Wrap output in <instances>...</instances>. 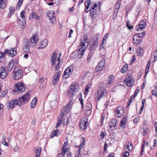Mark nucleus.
<instances>
[{
    "label": "nucleus",
    "mask_w": 157,
    "mask_h": 157,
    "mask_svg": "<svg viewBox=\"0 0 157 157\" xmlns=\"http://www.w3.org/2000/svg\"><path fill=\"white\" fill-rule=\"evenodd\" d=\"M106 135V133L105 132H102L101 133L100 136L101 137L102 139L104 138Z\"/></svg>",
    "instance_id": "59"
},
{
    "label": "nucleus",
    "mask_w": 157,
    "mask_h": 157,
    "mask_svg": "<svg viewBox=\"0 0 157 157\" xmlns=\"http://www.w3.org/2000/svg\"><path fill=\"white\" fill-rule=\"evenodd\" d=\"M57 54L56 52H53L52 54V57L50 60L52 66H54L56 63V61L57 58Z\"/></svg>",
    "instance_id": "20"
},
{
    "label": "nucleus",
    "mask_w": 157,
    "mask_h": 157,
    "mask_svg": "<svg viewBox=\"0 0 157 157\" xmlns=\"http://www.w3.org/2000/svg\"><path fill=\"white\" fill-rule=\"evenodd\" d=\"M154 61H155L157 60V50H155L154 53Z\"/></svg>",
    "instance_id": "53"
},
{
    "label": "nucleus",
    "mask_w": 157,
    "mask_h": 157,
    "mask_svg": "<svg viewBox=\"0 0 157 157\" xmlns=\"http://www.w3.org/2000/svg\"><path fill=\"white\" fill-rule=\"evenodd\" d=\"M82 39L83 40H82L81 42H80V45L81 47H86H86L89 44L88 38L86 35H84Z\"/></svg>",
    "instance_id": "13"
},
{
    "label": "nucleus",
    "mask_w": 157,
    "mask_h": 157,
    "mask_svg": "<svg viewBox=\"0 0 157 157\" xmlns=\"http://www.w3.org/2000/svg\"><path fill=\"white\" fill-rule=\"evenodd\" d=\"M108 34L106 33L105 34L104 36L103 40L102 41L103 42V43H104V42H105V40H106L108 37Z\"/></svg>",
    "instance_id": "55"
},
{
    "label": "nucleus",
    "mask_w": 157,
    "mask_h": 157,
    "mask_svg": "<svg viewBox=\"0 0 157 157\" xmlns=\"http://www.w3.org/2000/svg\"><path fill=\"white\" fill-rule=\"evenodd\" d=\"M25 13V12L24 11H22L20 14V16L21 18H23L22 21L21 20L19 19L18 21L20 25H21L20 27L21 28L24 29L26 26V22L25 19V17L24 16V14Z\"/></svg>",
    "instance_id": "10"
},
{
    "label": "nucleus",
    "mask_w": 157,
    "mask_h": 157,
    "mask_svg": "<svg viewBox=\"0 0 157 157\" xmlns=\"http://www.w3.org/2000/svg\"><path fill=\"white\" fill-rule=\"evenodd\" d=\"M6 0H0V7L3 9L6 7Z\"/></svg>",
    "instance_id": "32"
},
{
    "label": "nucleus",
    "mask_w": 157,
    "mask_h": 157,
    "mask_svg": "<svg viewBox=\"0 0 157 157\" xmlns=\"http://www.w3.org/2000/svg\"><path fill=\"white\" fill-rule=\"evenodd\" d=\"M146 22L144 21H141L139 24L137 25L136 28L137 31H139L144 29L146 26Z\"/></svg>",
    "instance_id": "18"
},
{
    "label": "nucleus",
    "mask_w": 157,
    "mask_h": 157,
    "mask_svg": "<svg viewBox=\"0 0 157 157\" xmlns=\"http://www.w3.org/2000/svg\"><path fill=\"white\" fill-rule=\"evenodd\" d=\"M133 145L131 142H127L124 148L129 151H131L133 149Z\"/></svg>",
    "instance_id": "25"
},
{
    "label": "nucleus",
    "mask_w": 157,
    "mask_h": 157,
    "mask_svg": "<svg viewBox=\"0 0 157 157\" xmlns=\"http://www.w3.org/2000/svg\"><path fill=\"white\" fill-rule=\"evenodd\" d=\"M29 96L30 95L29 93H27L22 96L18 98L19 102L20 103V104L21 106L25 104V102L28 101L29 100Z\"/></svg>",
    "instance_id": "9"
},
{
    "label": "nucleus",
    "mask_w": 157,
    "mask_h": 157,
    "mask_svg": "<svg viewBox=\"0 0 157 157\" xmlns=\"http://www.w3.org/2000/svg\"><path fill=\"white\" fill-rule=\"evenodd\" d=\"M14 69H15V70L12 77L14 80H18L21 77L22 75L23 71L21 69L17 68V69L16 68H15L14 67Z\"/></svg>",
    "instance_id": "4"
},
{
    "label": "nucleus",
    "mask_w": 157,
    "mask_h": 157,
    "mask_svg": "<svg viewBox=\"0 0 157 157\" xmlns=\"http://www.w3.org/2000/svg\"><path fill=\"white\" fill-rule=\"evenodd\" d=\"M107 94V91L106 89L101 86L99 88L97 91V97L99 100L101 98L106 95Z\"/></svg>",
    "instance_id": "7"
},
{
    "label": "nucleus",
    "mask_w": 157,
    "mask_h": 157,
    "mask_svg": "<svg viewBox=\"0 0 157 157\" xmlns=\"http://www.w3.org/2000/svg\"><path fill=\"white\" fill-rule=\"evenodd\" d=\"M23 46H30L29 42V40L26 38H25L23 39Z\"/></svg>",
    "instance_id": "34"
},
{
    "label": "nucleus",
    "mask_w": 157,
    "mask_h": 157,
    "mask_svg": "<svg viewBox=\"0 0 157 157\" xmlns=\"http://www.w3.org/2000/svg\"><path fill=\"white\" fill-rule=\"evenodd\" d=\"M19 102L18 99H15L10 101H8L9 108L13 109L15 106L17 105L19 106H21L20 104V103Z\"/></svg>",
    "instance_id": "12"
},
{
    "label": "nucleus",
    "mask_w": 157,
    "mask_h": 157,
    "mask_svg": "<svg viewBox=\"0 0 157 157\" xmlns=\"http://www.w3.org/2000/svg\"><path fill=\"white\" fill-rule=\"evenodd\" d=\"M8 74V72L3 67H0V76L1 78H5Z\"/></svg>",
    "instance_id": "19"
},
{
    "label": "nucleus",
    "mask_w": 157,
    "mask_h": 157,
    "mask_svg": "<svg viewBox=\"0 0 157 157\" xmlns=\"http://www.w3.org/2000/svg\"><path fill=\"white\" fill-rule=\"evenodd\" d=\"M37 101V98L36 97H35L33 98V99L30 104L31 107L32 108H33L35 107Z\"/></svg>",
    "instance_id": "33"
},
{
    "label": "nucleus",
    "mask_w": 157,
    "mask_h": 157,
    "mask_svg": "<svg viewBox=\"0 0 157 157\" xmlns=\"http://www.w3.org/2000/svg\"><path fill=\"white\" fill-rule=\"evenodd\" d=\"M78 86L77 83H72L69 87L67 91V94L70 97H72L76 94L77 92Z\"/></svg>",
    "instance_id": "2"
},
{
    "label": "nucleus",
    "mask_w": 157,
    "mask_h": 157,
    "mask_svg": "<svg viewBox=\"0 0 157 157\" xmlns=\"http://www.w3.org/2000/svg\"><path fill=\"white\" fill-rule=\"evenodd\" d=\"M59 81V79H58L54 78V79L53 80V81L52 82V83L53 84L55 85L56 84V83L57 82H58Z\"/></svg>",
    "instance_id": "64"
},
{
    "label": "nucleus",
    "mask_w": 157,
    "mask_h": 157,
    "mask_svg": "<svg viewBox=\"0 0 157 157\" xmlns=\"http://www.w3.org/2000/svg\"><path fill=\"white\" fill-rule=\"evenodd\" d=\"M105 64V61L104 59L101 60L97 66L95 68V70L98 72L101 70Z\"/></svg>",
    "instance_id": "16"
},
{
    "label": "nucleus",
    "mask_w": 157,
    "mask_h": 157,
    "mask_svg": "<svg viewBox=\"0 0 157 157\" xmlns=\"http://www.w3.org/2000/svg\"><path fill=\"white\" fill-rule=\"evenodd\" d=\"M35 153L36 154L35 157H40L41 151V148L40 147H36L35 149Z\"/></svg>",
    "instance_id": "29"
},
{
    "label": "nucleus",
    "mask_w": 157,
    "mask_h": 157,
    "mask_svg": "<svg viewBox=\"0 0 157 157\" xmlns=\"http://www.w3.org/2000/svg\"><path fill=\"white\" fill-rule=\"evenodd\" d=\"M138 87L137 88V89H136V90L135 91L134 93V97H136L137 95V94H138V93L140 91V90L138 89Z\"/></svg>",
    "instance_id": "58"
},
{
    "label": "nucleus",
    "mask_w": 157,
    "mask_h": 157,
    "mask_svg": "<svg viewBox=\"0 0 157 157\" xmlns=\"http://www.w3.org/2000/svg\"><path fill=\"white\" fill-rule=\"evenodd\" d=\"M105 116L103 114H102L101 116L100 122L101 124L102 125L103 124V121L105 118Z\"/></svg>",
    "instance_id": "50"
},
{
    "label": "nucleus",
    "mask_w": 157,
    "mask_h": 157,
    "mask_svg": "<svg viewBox=\"0 0 157 157\" xmlns=\"http://www.w3.org/2000/svg\"><path fill=\"white\" fill-rule=\"evenodd\" d=\"M101 3L99 2L98 3H94V5L92 6L90 10V14L92 18H95L98 17L100 11Z\"/></svg>",
    "instance_id": "1"
},
{
    "label": "nucleus",
    "mask_w": 157,
    "mask_h": 157,
    "mask_svg": "<svg viewBox=\"0 0 157 157\" xmlns=\"http://www.w3.org/2000/svg\"><path fill=\"white\" fill-rule=\"evenodd\" d=\"M129 155V153L127 151L124 153L122 155V157H128Z\"/></svg>",
    "instance_id": "54"
},
{
    "label": "nucleus",
    "mask_w": 157,
    "mask_h": 157,
    "mask_svg": "<svg viewBox=\"0 0 157 157\" xmlns=\"http://www.w3.org/2000/svg\"><path fill=\"white\" fill-rule=\"evenodd\" d=\"M65 71L67 72H68V73L71 75L73 71V66L71 65L69 67H67L65 70Z\"/></svg>",
    "instance_id": "36"
},
{
    "label": "nucleus",
    "mask_w": 157,
    "mask_h": 157,
    "mask_svg": "<svg viewBox=\"0 0 157 157\" xmlns=\"http://www.w3.org/2000/svg\"><path fill=\"white\" fill-rule=\"evenodd\" d=\"M124 83L128 87H131L134 83L133 79L131 75H127L125 78Z\"/></svg>",
    "instance_id": "6"
},
{
    "label": "nucleus",
    "mask_w": 157,
    "mask_h": 157,
    "mask_svg": "<svg viewBox=\"0 0 157 157\" xmlns=\"http://www.w3.org/2000/svg\"><path fill=\"white\" fill-rule=\"evenodd\" d=\"M72 101L68 103L63 109L61 110V113H63L64 115L67 114L69 113V109L70 104Z\"/></svg>",
    "instance_id": "22"
},
{
    "label": "nucleus",
    "mask_w": 157,
    "mask_h": 157,
    "mask_svg": "<svg viewBox=\"0 0 157 157\" xmlns=\"http://www.w3.org/2000/svg\"><path fill=\"white\" fill-rule=\"evenodd\" d=\"M48 40L44 39L42 42L40 43V47L38 48L43 49L45 48L48 45Z\"/></svg>",
    "instance_id": "24"
},
{
    "label": "nucleus",
    "mask_w": 157,
    "mask_h": 157,
    "mask_svg": "<svg viewBox=\"0 0 157 157\" xmlns=\"http://www.w3.org/2000/svg\"><path fill=\"white\" fill-rule=\"evenodd\" d=\"M89 49L91 51L95 50L98 47V44L97 40H94L89 43Z\"/></svg>",
    "instance_id": "11"
},
{
    "label": "nucleus",
    "mask_w": 157,
    "mask_h": 157,
    "mask_svg": "<svg viewBox=\"0 0 157 157\" xmlns=\"http://www.w3.org/2000/svg\"><path fill=\"white\" fill-rule=\"evenodd\" d=\"M114 112L115 113H116V114H115V116L116 117H119L121 116L122 114L121 113H120V110L117 109V110H115Z\"/></svg>",
    "instance_id": "43"
},
{
    "label": "nucleus",
    "mask_w": 157,
    "mask_h": 157,
    "mask_svg": "<svg viewBox=\"0 0 157 157\" xmlns=\"http://www.w3.org/2000/svg\"><path fill=\"white\" fill-rule=\"evenodd\" d=\"M68 144L67 141L65 142L63 146L62 149L63 150H64L65 149H66L67 150L68 148H66V147L68 145Z\"/></svg>",
    "instance_id": "48"
},
{
    "label": "nucleus",
    "mask_w": 157,
    "mask_h": 157,
    "mask_svg": "<svg viewBox=\"0 0 157 157\" xmlns=\"http://www.w3.org/2000/svg\"><path fill=\"white\" fill-rule=\"evenodd\" d=\"M92 5V4L90 0H86L85 2V6H86V9H85V11L86 13H87L88 11H86V10H88L90 5Z\"/></svg>",
    "instance_id": "30"
},
{
    "label": "nucleus",
    "mask_w": 157,
    "mask_h": 157,
    "mask_svg": "<svg viewBox=\"0 0 157 157\" xmlns=\"http://www.w3.org/2000/svg\"><path fill=\"white\" fill-rule=\"evenodd\" d=\"M79 100L81 104L82 108H83V101L82 98V94L81 93H80L79 94Z\"/></svg>",
    "instance_id": "39"
},
{
    "label": "nucleus",
    "mask_w": 157,
    "mask_h": 157,
    "mask_svg": "<svg viewBox=\"0 0 157 157\" xmlns=\"http://www.w3.org/2000/svg\"><path fill=\"white\" fill-rule=\"evenodd\" d=\"M86 120L81 121L79 123V127L80 129L82 130H83L87 128V124L88 123L87 119H85Z\"/></svg>",
    "instance_id": "17"
},
{
    "label": "nucleus",
    "mask_w": 157,
    "mask_h": 157,
    "mask_svg": "<svg viewBox=\"0 0 157 157\" xmlns=\"http://www.w3.org/2000/svg\"><path fill=\"white\" fill-rule=\"evenodd\" d=\"M133 40L134 43L137 44H140L142 40V38L139 37L138 35H134L133 36Z\"/></svg>",
    "instance_id": "23"
},
{
    "label": "nucleus",
    "mask_w": 157,
    "mask_h": 157,
    "mask_svg": "<svg viewBox=\"0 0 157 157\" xmlns=\"http://www.w3.org/2000/svg\"><path fill=\"white\" fill-rule=\"evenodd\" d=\"M92 53L89 52V53L87 58V60L88 62H89L90 61L91 59L92 58Z\"/></svg>",
    "instance_id": "52"
},
{
    "label": "nucleus",
    "mask_w": 157,
    "mask_h": 157,
    "mask_svg": "<svg viewBox=\"0 0 157 157\" xmlns=\"http://www.w3.org/2000/svg\"><path fill=\"white\" fill-rule=\"evenodd\" d=\"M92 108V105L90 103L88 102L86 103L85 110H91Z\"/></svg>",
    "instance_id": "42"
},
{
    "label": "nucleus",
    "mask_w": 157,
    "mask_h": 157,
    "mask_svg": "<svg viewBox=\"0 0 157 157\" xmlns=\"http://www.w3.org/2000/svg\"><path fill=\"white\" fill-rule=\"evenodd\" d=\"M127 119L125 117H123L121 121L120 126L121 127L125 128L126 127Z\"/></svg>",
    "instance_id": "27"
},
{
    "label": "nucleus",
    "mask_w": 157,
    "mask_h": 157,
    "mask_svg": "<svg viewBox=\"0 0 157 157\" xmlns=\"http://www.w3.org/2000/svg\"><path fill=\"white\" fill-rule=\"evenodd\" d=\"M8 92V90L7 89H5V90L2 91V94L0 95L1 97H3L6 95L7 93Z\"/></svg>",
    "instance_id": "46"
},
{
    "label": "nucleus",
    "mask_w": 157,
    "mask_h": 157,
    "mask_svg": "<svg viewBox=\"0 0 157 157\" xmlns=\"http://www.w3.org/2000/svg\"><path fill=\"white\" fill-rule=\"evenodd\" d=\"M22 0H19V2L17 4L19 6L18 7L17 6V7H16L17 10H19V7H20V6L21 5V4H22Z\"/></svg>",
    "instance_id": "56"
},
{
    "label": "nucleus",
    "mask_w": 157,
    "mask_h": 157,
    "mask_svg": "<svg viewBox=\"0 0 157 157\" xmlns=\"http://www.w3.org/2000/svg\"><path fill=\"white\" fill-rule=\"evenodd\" d=\"M25 90V87L23 83L20 82L15 84V89L13 90L14 94H17L19 93L24 92Z\"/></svg>",
    "instance_id": "3"
},
{
    "label": "nucleus",
    "mask_w": 157,
    "mask_h": 157,
    "mask_svg": "<svg viewBox=\"0 0 157 157\" xmlns=\"http://www.w3.org/2000/svg\"><path fill=\"white\" fill-rule=\"evenodd\" d=\"M70 75H71V74L65 70L62 77L63 79H66L68 78Z\"/></svg>",
    "instance_id": "38"
},
{
    "label": "nucleus",
    "mask_w": 157,
    "mask_h": 157,
    "mask_svg": "<svg viewBox=\"0 0 157 157\" xmlns=\"http://www.w3.org/2000/svg\"><path fill=\"white\" fill-rule=\"evenodd\" d=\"M144 33H145L143 32L142 33H138L136 34L135 35H138V36H139V37L142 38V37L144 36L143 34H144Z\"/></svg>",
    "instance_id": "61"
},
{
    "label": "nucleus",
    "mask_w": 157,
    "mask_h": 157,
    "mask_svg": "<svg viewBox=\"0 0 157 157\" xmlns=\"http://www.w3.org/2000/svg\"><path fill=\"white\" fill-rule=\"evenodd\" d=\"M67 150L66 149H65L64 150H63L61 149V154H62V155L64 156L65 155L66 152L67 151Z\"/></svg>",
    "instance_id": "57"
},
{
    "label": "nucleus",
    "mask_w": 157,
    "mask_h": 157,
    "mask_svg": "<svg viewBox=\"0 0 157 157\" xmlns=\"http://www.w3.org/2000/svg\"><path fill=\"white\" fill-rule=\"evenodd\" d=\"M128 68V65L127 64H125L121 69V72L123 73H125L127 71Z\"/></svg>",
    "instance_id": "40"
},
{
    "label": "nucleus",
    "mask_w": 157,
    "mask_h": 157,
    "mask_svg": "<svg viewBox=\"0 0 157 157\" xmlns=\"http://www.w3.org/2000/svg\"><path fill=\"white\" fill-rule=\"evenodd\" d=\"M30 47V46H23V49L24 52L25 53H31V52L29 49Z\"/></svg>",
    "instance_id": "41"
},
{
    "label": "nucleus",
    "mask_w": 157,
    "mask_h": 157,
    "mask_svg": "<svg viewBox=\"0 0 157 157\" xmlns=\"http://www.w3.org/2000/svg\"><path fill=\"white\" fill-rule=\"evenodd\" d=\"M58 134H56V132L55 131H53L51 134V137H53L55 136H57Z\"/></svg>",
    "instance_id": "60"
},
{
    "label": "nucleus",
    "mask_w": 157,
    "mask_h": 157,
    "mask_svg": "<svg viewBox=\"0 0 157 157\" xmlns=\"http://www.w3.org/2000/svg\"><path fill=\"white\" fill-rule=\"evenodd\" d=\"M55 11H48L47 13V16L50 21L52 23L55 24L56 22V17L54 16Z\"/></svg>",
    "instance_id": "5"
},
{
    "label": "nucleus",
    "mask_w": 157,
    "mask_h": 157,
    "mask_svg": "<svg viewBox=\"0 0 157 157\" xmlns=\"http://www.w3.org/2000/svg\"><path fill=\"white\" fill-rule=\"evenodd\" d=\"M5 55V53L3 52H0V63L2 62L4 59V57Z\"/></svg>",
    "instance_id": "44"
},
{
    "label": "nucleus",
    "mask_w": 157,
    "mask_h": 157,
    "mask_svg": "<svg viewBox=\"0 0 157 157\" xmlns=\"http://www.w3.org/2000/svg\"><path fill=\"white\" fill-rule=\"evenodd\" d=\"M60 74V71H58L57 73H56L55 75H54V78L56 79H58L59 80V77Z\"/></svg>",
    "instance_id": "49"
},
{
    "label": "nucleus",
    "mask_w": 157,
    "mask_h": 157,
    "mask_svg": "<svg viewBox=\"0 0 157 157\" xmlns=\"http://www.w3.org/2000/svg\"><path fill=\"white\" fill-rule=\"evenodd\" d=\"M117 123V120L115 119H113L110 121L109 124V128L112 130L114 129Z\"/></svg>",
    "instance_id": "21"
},
{
    "label": "nucleus",
    "mask_w": 157,
    "mask_h": 157,
    "mask_svg": "<svg viewBox=\"0 0 157 157\" xmlns=\"http://www.w3.org/2000/svg\"><path fill=\"white\" fill-rule=\"evenodd\" d=\"M86 47H81L80 45L78 46L77 49L75 51V53L76 54L78 58H81L83 55L85 50Z\"/></svg>",
    "instance_id": "8"
},
{
    "label": "nucleus",
    "mask_w": 157,
    "mask_h": 157,
    "mask_svg": "<svg viewBox=\"0 0 157 157\" xmlns=\"http://www.w3.org/2000/svg\"><path fill=\"white\" fill-rule=\"evenodd\" d=\"M33 18L36 19L37 20H39L40 17L35 13L33 12L32 13L31 15H30L29 17V19L31 20Z\"/></svg>",
    "instance_id": "26"
},
{
    "label": "nucleus",
    "mask_w": 157,
    "mask_h": 157,
    "mask_svg": "<svg viewBox=\"0 0 157 157\" xmlns=\"http://www.w3.org/2000/svg\"><path fill=\"white\" fill-rule=\"evenodd\" d=\"M114 77L113 75H111L108 78L107 83L108 84H111L114 80Z\"/></svg>",
    "instance_id": "37"
},
{
    "label": "nucleus",
    "mask_w": 157,
    "mask_h": 157,
    "mask_svg": "<svg viewBox=\"0 0 157 157\" xmlns=\"http://www.w3.org/2000/svg\"><path fill=\"white\" fill-rule=\"evenodd\" d=\"M82 143H81L80 144L79 146V148L78 149H80V150H81V149L82 148V145H84L85 139L83 138H82Z\"/></svg>",
    "instance_id": "51"
},
{
    "label": "nucleus",
    "mask_w": 157,
    "mask_h": 157,
    "mask_svg": "<svg viewBox=\"0 0 157 157\" xmlns=\"http://www.w3.org/2000/svg\"><path fill=\"white\" fill-rule=\"evenodd\" d=\"M4 53L8 54L10 56L13 57L17 54V50L15 48H11L10 50L6 49Z\"/></svg>",
    "instance_id": "14"
},
{
    "label": "nucleus",
    "mask_w": 157,
    "mask_h": 157,
    "mask_svg": "<svg viewBox=\"0 0 157 157\" xmlns=\"http://www.w3.org/2000/svg\"><path fill=\"white\" fill-rule=\"evenodd\" d=\"M152 94L153 95L155 96L157 98V94L155 90H152L151 91Z\"/></svg>",
    "instance_id": "62"
},
{
    "label": "nucleus",
    "mask_w": 157,
    "mask_h": 157,
    "mask_svg": "<svg viewBox=\"0 0 157 157\" xmlns=\"http://www.w3.org/2000/svg\"><path fill=\"white\" fill-rule=\"evenodd\" d=\"M144 50L142 48L139 47L138 48L137 50V52L138 54L137 56H140V55H143L144 53Z\"/></svg>",
    "instance_id": "35"
},
{
    "label": "nucleus",
    "mask_w": 157,
    "mask_h": 157,
    "mask_svg": "<svg viewBox=\"0 0 157 157\" xmlns=\"http://www.w3.org/2000/svg\"><path fill=\"white\" fill-rule=\"evenodd\" d=\"M64 115H63V113H61L59 115L58 118V121H60L61 122L63 118V117Z\"/></svg>",
    "instance_id": "45"
},
{
    "label": "nucleus",
    "mask_w": 157,
    "mask_h": 157,
    "mask_svg": "<svg viewBox=\"0 0 157 157\" xmlns=\"http://www.w3.org/2000/svg\"><path fill=\"white\" fill-rule=\"evenodd\" d=\"M120 7V4L118 3L116 5L115 7V10H119Z\"/></svg>",
    "instance_id": "63"
},
{
    "label": "nucleus",
    "mask_w": 157,
    "mask_h": 157,
    "mask_svg": "<svg viewBox=\"0 0 157 157\" xmlns=\"http://www.w3.org/2000/svg\"><path fill=\"white\" fill-rule=\"evenodd\" d=\"M86 116H89L91 113V110H84Z\"/></svg>",
    "instance_id": "47"
},
{
    "label": "nucleus",
    "mask_w": 157,
    "mask_h": 157,
    "mask_svg": "<svg viewBox=\"0 0 157 157\" xmlns=\"http://www.w3.org/2000/svg\"><path fill=\"white\" fill-rule=\"evenodd\" d=\"M13 63L14 60L13 59H12L9 62L7 66V69L8 71H11L12 70L14 66Z\"/></svg>",
    "instance_id": "28"
},
{
    "label": "nucleus",
    "mask_w": 157,
    "mask_h": 157,
    "mask_svg": "<svg viewBox=\"0 0 157 157\" xmlns=\"http://www.w3.org/2000/svg\"><path fill=\"white\" fill-rule=\"evenodd\" d=\"M10 13L8 15V17H10L13 15L15 11V8L13 6L10 7L9 8Z\"/></svg>",
    "instance_id": "31"
},
{
    "label": "nucleus",
    "mask_w": 157,
    "mask_h": 157,
    "mask_svg": "<svg viewBox=\"0 0 157 157\" xmlns=\"http://www.w3.org/2000/svg\"><path fill=\"white\" fill-rule=\"evenodd\" d=\"M39 38L37 35H34L30 38V44L32 46H35L39 40Z\"/></svg>",
    "instance_id": "15"
}]
</instances>
